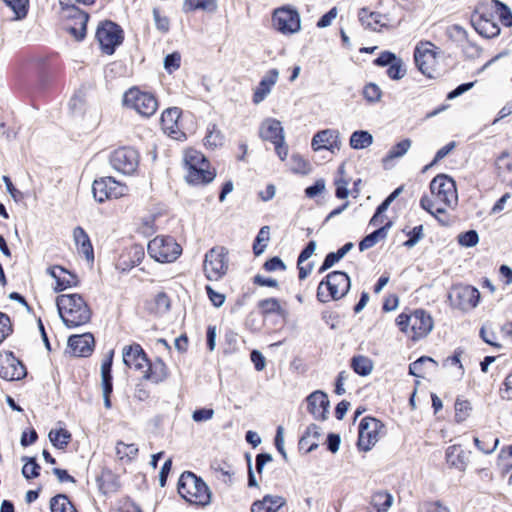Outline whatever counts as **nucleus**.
<instances>
[{
	"label": "nucleus",
	"instance_id": "1",
	"mask_svg": "<svg viewBox=\"0 0 512 512\" xmlns=\"http://www.w3.org/2000/svg\"><path fill=\"white\" fill-rule=\"evenodd\" d=\"M430 195L420 199V206L442 225H448L449 219L442 217L446 209H454L458 204V193L455 181L446 174L435 176L430 182Z\"/></svg>",
	"mask_w": 512,
	"mask_h": 512
},
{
	"label": "nucleus",
	"instance_id": "2",
	"mask_svg": "<svg viewBox=\"0 0 512 512\" xmlns=\"http://www.w3.org/2000/svg\"><path fill=\"white\" fill-rule=\"evenodd\" d=\"M59 316L68 328H76L87 324L92 311L80 294H62L56 298Z\"/></svg>",
	"mask_w": 512,
	"mask_h": 512
},
{
	"label": "nucleus",
	"instance_id": "3",
	"mask_svg": "<svg viewBox=\"0 0 512 512\" xmlns=\"http://www.w3.org/2000/svg\"><path fill=\"white\" fill-rule=\"evenodd\" d=\"M183 161L186 169L185 178L192 185L210 183L216 176L215 170L210 169L205 156L195 149H187Z\"/></svg>",
	"mask_w": 512,
	"mask_h": 512
},
{
	"label": "nucleus",
	"instance_id": "4",
	"mask_svg": "<svg viewBox=\"0 0 512 512\" xmlns=\"http://www.w3.org/2000/svg\"><path fill=\"white\" fill-rule=\"evenodd\" d=\"M178 493L187 502L205 506L211 501V492L206 483L192 472H184L178 481Z\"/></svg>",
	"mask_w": 512,
	"mask_h": 512
},
{
	"label": "nucleus",
	"instance_id": "5",
	"mask_svg": "<svg viewBox=\"0 0 512 512\" xmlns=\"http://www.w3.org/2000/svg\"><path fill=\"white\" fill-rule=\"evenodd\" d=\"M396 322L401 331L406 333L414 341L426 337L434 326L430 314L421 309L415 310L410 314H400Z\"/></svg>",
	"mask_w": 512,
	"mask_h": 512
},
{
	"label": "nucleus",
	"instance_id": "6",
	"mask_svg": "<svg viewBox=\"0 0 512 512\" xmlns=\"http://www.w3.org/2000/svg\"><path fill=\"white\" fill-rule=\"evenodd\" d=\"M351 286L349 276L342 271H333L321 281L317 289V298L326 303L330 300H339L349 291Z\"/></svg>",
	"mask_w": 512,
	"mask_h": 512
},
{
	"label": "nucleus",
	"instance_id": "7",
	"mask_svg": "<svg viewBox=\"0 0 512 512\" xmlns=\"http://www.w3.org/2000/svg\"><path fill=\"white\" fill-rule=\"evenodd\" d=\"M229 267L228 251L226 248L216 246L207 251L203 261V271L210 281L222 279Z\"/></svg>",
	"mask_w": 512,
	"mask_h": 512
},
{
	"label": "nucleus",
	"instance_id": "8",
	"mask_svg": "<svg viewBox=\"0 0 512 512\" xmlns=\"http://www.w3.org/2000/svg\"><path fill=\"white\" fill-rule=\"evenodd\" d=\"M148 254L160 263L175 261L182 253L181 246L172 238L157 236L148 243Z\"/></svg>",
	"mask_w": 512,
	"mask_h": 512
},
{
	"label": "nucleus",
	"instance_id": "9",
	"mask_svg": "<svg viewBox=\"0 0 512 512\" xmlns=\"http://www.w3.org/2000/svg\"><path fill=\"white\" fill-rule=\"evenodd\" d=\"M272 27L283 35L298 33L301 30L299 12L291 6L275 9L272 13Z\"/></svg>",
	"mask_w": 512,
	"mask_h": 512
},
{
	"label": "nucleus",
	"instance_id": "10",
	"mask_svg": "<svg viewBox=\"0 0 512 512\" xmlns=\"http://www.w3.org/2000/svg\"><path fill=\"white\" fill-rule=\"evenodd\" d=\"M440 54L439 48L431 42H419L414 51V59L418 69L424 75L432 78L437 70Z\"/></svg>",
	"mask_w": 512,
	"mask_h": 512
},
{
	"label": "nucleus",
	"instance_id": "11",
	"mask_svg": "<svg viewBox=\"0 0 512 512\" xmlns=\"http://www.w3.org/2000/svg\"><path fill=\"white\" fill-rule=\"evenodd\" d=\"M123 103L144 117L152 116L158 108L156 98L152 94L143 92L138 88L129 89L124 94Z\"/></svg>",
	"mask_w": 512,
	"mask_h": 512
},
{
	"label": "nucleus",
	"instance_id": "12",
	"mask_svg": "<svg viewBox=\"0 0 512 512\" xmlns=\"http://www.w3.org/2000/svg\"><path fill=\"white\" fill-rule=\"evenodd\" d=\"M92 193L97 202L103 203L108 199H117L125 196L128 193V188L125 184L116 181L112 177H102L94 180Z\"/></svg>",
	"mask_w": 512,
	"mask_h": 512
},
{
	"label": "nucleus",
	"instance_id": "13",
	"mask_svg": "<svg viewBox=\"0 0 512 512\" xmlns=\"http://www.w3.org/2000/svg\"><path fill=\"white\" fill-rule=\"evenodd\" d=\"M384 433L383 423L372 417H365L359 424L358 447L363 451H369L379 441Z\"/></svg>",
	"mask_w": 512,
	"mask_h": 512
},
{
	"label": "nucleus",
	"instance_id": "14",
	"mask_svg": "<svg viewBox=\"0 0 512 512\" xmlns=\"http://www.w3.org/2000/svg\"><path fill=\"white\" fill-rule=\"evenodd\" d=\"M63 25L76 40H82L86 35L88 14L75 6H66L62 9Z\"/></svg>",
	"mask_w": 512,
	"mask_h": 512
},
{
	"label": "nucleus",
	"instance_id": "15",
	"mask_svg": "<svg viewBox=\"0 0 512 512\" xmlns=\"http://www.w3.org/2000/svg\"><path fill=\"white\" fill-rule=\"evenodd\" d=\"M448 298L453 307L462 311H470L477 307L480 292L470 285H456L451 289Z\"/></svg>",
	"mask_w": 512,
	"mask_h": 512
},
{
	"label": "nucleus",
	"instance_id": "16",
	"mask_svg": "<svg viewBox=\"0 0 512 512\" xmlns=\"http://www.w3.org/2000/svg\"><path fill=\"white\" fill-rule=\"evenodd\" d=\"M96 38L105 53L113 54L115 48L122 43V30L114 22L105 21L98 27Z\"/></svg>",
	"mask_w": 512,
	"mask_h": 512
},
{
	"label": "nucleus",
	"instance_id": "17",
	"mask_svg": "<svg viewBox=\"0 0 512 512\" xmlns=\"http://www.w3.org/2000/svg\"><path fill=\"white\" fill-rule=\"evenodd\" d=\"M139 157L136 150L129 147H122L113 151L109 157L112 168L123 174L130 175L138 167Z\"/></svg>",
	"mask_w": 512,
	"mask_h": 512
},
{
	"label": "nucleus",
	"instance_id": "18",
	"mask_svg": "<svg viewBox=\"0 0 512 512\" xmlns=\"http://www.w3.org/2000/svg\"><path fill=\"white\" fill-rule=\"evenodd\" d=\"M180 117L181 109L178 107L168 108L161 115L162 130L175 140H182L185 138V133L181 130L179 123Z\"/></svg>",
	"mask_w": 512,
	"mask_h": 512
},
{
	"label": "nucleus",
	"instance_id": "19",
	"mask_svg": "<svg viewBox=\"0 0 512 512\" xmlns=\"http://www.w3.org/2000/svg\"><path fill=\"white\" fill-rule=\"evenodd\" d=\"M26 375L24 365L12 354L0 357V377L7 381L20 380Z\"/></svg>",
	"mask_w": 512,
	"mask_h": 512
},
{
	"label": "nucleus",
	"instance_id": "20",
	"mask_svg": "<svg viewBox=\"0 0 512 512\" xmlns=\"http://www.w3.org/2000/svg\"><path fill=\"white\" fill-rule=\"evenodd\" d=\"M279 75V71L275 68L268 70L264 74L259 84L254 89L252 96V101L254 104L258 105L268 97L272 91V88L278 82Z\"/></svg>",
	"mask_w": 512,
	"mask_h": 512
},
{
	"label": "nucleus",
	"instance_id": "21",
	"mask_svg": "<svg viewBox=\"0 0 512 512\" xmlns=\"http://www.w3.org/2000/svg\"><path fill=\"white\" fill-rule=\"evenodd\" d=\"M122 357L127 367L141 372L148 365V358L139 344L125 346L122 351Z\"/></svg>",
	"mask_w": 512,
	"mask_h": 512
},
{
	"label": "nucleus",
	"instance_id": "22",
	"mask_svg": "<svg viewBox=\"0 0 512 512\" xmlns=\"http://www.w3.org/2000/svg\"><path fill=\"white\" fill-rule=\"evenodd\" d=\"M470 451L465 450L461 445H451L446 449L445 459L450 468L464 472L468 466Z\"/></svg>",
	"mask_w": 512,
	"mask_h": 512
},
{
	"label": "nucleus",
	"instance_id": "23",
	"mask_svg": "<svg viewBox=\"0 0 512 512\" xmlns=\"http://www.w3.org/2000/svg\"><path fill=\"white\" fill-rule=\"evenodd\" d=\"M308 410L315 419L325 420L329 413V400L322 391H315L307 397Z\"/></svg>",
	"mask_w": 512,
	"mask_h": 512
},
{
	"label": "nucleus",
	"instance_id": "24",
	"mask_svg": "<svg viewBox=\"0 0 512 512\" xmlns=\"http://www.w3.org/2000/svg\"><path fill=\"white\" fill-rule=\"evenodd\" d=\"M47 272L56 281V285L54 287L56 292L78 285L79 281L77 276L61 266L51 267Z\"/></svg>",
	"mask_w": 512,
	"mask_h": 512
},
{
	"label": "nucleus",
	"instance_id": "25",
	"mask_svg": "<svg viewBox=\"0 0 512 512\" xmlns=\"http://www.w3.org/2000/svg\"><path fill=\"white\" fill-rule=\"evenodd\" d=\"M68 346L76 356H87L93 351L94 337L90 333L73 335L68 339Z\"/></svg>",
	"mask_w": 512,
	"mask_h": 512
},
{
	"label": "nucleus",
	"instance_id": "26",
	"mask_svg": "<svg viewBox=\"0 0 512 512\" xmlns=\"http://www.w3.org/2000/svg\"><path fill=\"white\" fill-rule=\"evenodd\" d=\"M260 136L263 140L270 141L275 144L279 141H283L284 130L281 126L280 121L276 119H266L260 127Z\"/></svg>",
	"mask_w": 512,
	"mask_h": 512
},
{
	"label": "nucleus",
	"instance_id": "27",
	"mask_svg": "<svg viewBox=\"0 0 512 512\" xmlns=\"http://www.w3.org/2000/svg\"><path fill=\"white\" fill-rule=\"evenodd\" d=\"M73 239L79 254L83 255L88 262L94 261V251L88 234L77 226L73 230Z\"/></svg>",
	"mask_w": 512,
	"mask_h": 512
},
{
	"label": "nucleus",
	"instance_id": "28",
	"mask_svg": "<svg viewBox=\"0 0 512 512\" xmlns=\"http://www.w3.org/2000/svg\"><path fill=\"white\" fill-rule=\"evenodd\" d=\"M142 373L145 380L159 384L167 378L168 369L161 359H156L154 362L148 360V365L142 370Z\"/></svg>",
	"mask_w": 512,
	"mask_h": 512
},
{
	"label": "nucleus",
	"instance_id": "29",
	"mask_svg": "<svg viewBox=\"0 0 512 512\" xmlns=\"http://www.w3.org/2000/svg\"><path fill=\"white\" fill-rule=\"evenodd\" d=\"M339 138V132L333 129H325L317 132L311 142L314 151L321 149L332 150Z\"/></svg>",
	"mask_w": 512,
	"mask_h": 512
},
{
	"label": "nucleus",
	"instance_id": "30",
	"mask_svg": "<svg viewBox=\"0 0 512 512\" xmlns=\"http://www.w3.org/2000/svg\"><path fill=\"white\" fill-rule=\"evenodd\" d=\"M284 504L285 499L281 496L267 495L252 504L251 512H278Z\"/></svg>",
	"mask_w": 512,
	"mask_h": 512
},
{
	"label": "nucleus",
	"instance_id": "31",
	"mask_svg": "<svg viewBox=\"0 0 512 512\" xmlns=\"http://www.w3.org/2000/svg\"><path fill=\"white\" fill-rule=\"evenodd\" d=\"M358 17L365 28H369L373 31H380V29L385 26L383 15L377 12H369L366 8L360 9Z\"/></svg>",
	"mask_w": 512,
	"mask_h": 512
},
{
	"label": "nucleus",
	"instance_id": "32",
	"mask_svg": "<svg viewBox=\"0 0 512 512\" xmlns=\"http://www.w3.org/2000/svg\"><path fill=\"white\" fill-rule=\"evenodd\" d=\"M393 504V496L387 492H376L372 495L371 506L373 510L369 512H388Z\"/></svg>",
	"mask_w": 512,
	"mask_h": 512
},
{
	"label": "nucleus",
	"instance_id": "33",
	"mask_svg": "<svg viewBox=\"0 0 512 512\" xmlns=\"http://www.w3.org/2000/svg\"><path fill=\"white\" fill-rule=\"evenodd\" d=\"M351 367L360 376H368L373 370V361L364 355H356L351 359Z\"/></svg>",
	"mask_w": 512,
	"mask_h": 512
},
{
	"label": "nucleus",
	"instance_id": "34",
	"mask_svg": "<svg viewBox=\"0 0 512 512\" xmlns=\"http://www.w3.org/2000/svg\"><path fill=\"white\" fill-rule=\"evenodd\" d=\"M373 143V136L368 131L359 130L351 134L349 144L351 148L360 150L369 147Z\"/></svg>",
	"mask_w": 512,
	"mask_h": 512
},
{
	"label": "nucleus",
	"instance_id": "35",
	"mask_svg": "<svg viewBox=\"0 0 512 512\" xmlns=\"http://www.w3.org/2000/svg\"><path fill=\"white\" fill-rule=\"evenodd\" d=\"M390 223L386 224L385 226H382L372 232L371 234L367 235L365 238L361 240L359 243V249L360 251H365L374 245L380 240L384 239L387 236V230L390 227Z\"/></svg>",
	"mask_w": 512,
	"mask_h": 512
},
{
	"label": "nucleus",
	"instance_id": "36",
	"mask_svg": "<svg viewBox=\"0 0 512 512\" xmlns=\"http://www.w3.org/2000/svg\"><path fill=\"white\" fill-rule=\"evenodd\" d=\"M224 143V136L216 124H209L207 133L204 138V144L212 149L222 146Z\"/></svg>",
	"mask_w": 512,
	"mask_h": 512
},
{
	"label": "nucleus",
	"instance_id": "37",
	"mask_svg": "<svg viewBox=\"0 0 512 512\" xmlns=\"http://www.w3.org/2000/svg\"><path fill=\"white\" fill-rule=\"evenodd\" d=\"M51 512H77L72 502L66 495L59 494L50 501Z\"/></svg>",
	"mask_w": 512,
	"mask_h": 512
},
{
	"label": "nucleus",
	"instance_id": "38",
	"mask_svg": "<svg viewBox=\"0 0 512 512\" xmlns=\"http://www.w3.org/2000/svg\"><path fill=\"white\" fill-rule=\"evenodd\" d=\"M71 439L69 431L63 428L52 429L49 432V440L58 449H64Z\"/></svg>",
	"mask_w": 512,
	"mask_h": 512
},
{
	"label": "nucleus",
	"instance_id": "39",
	"mask_svg": "<svg viewBox=\"0 0 512 512\" xmlns=\"http://www.w3.org/2000/svg\"><path fill=\"white\" fill-rule=\"evenodd\" d=\"M472 404L470 401L462 398H457L455 401V421L462 423L466 421L472 413Z\"/></svg>",
	"mask_w": 512,
	"mask_h": 512
},
{
	"label": "nucleus",
	"instance_id": "40",
	"mask_svg": "<svg viewBox=\"0 0 512 512\" xmlns=\"http://www.w3.org/2000/svg\"><path fill=\"white\" fill-rule=\"evenodd\" d=\"M217 8L216 0H185L184 9L186 11L203 10L214 12Z\"/></svg>",
	"mask_w": 512,
	"mask_h": 512
},
{
	"label": "nucleus",
	"instance_id": "41",
	"mask_svg": "<svg viewBox=\"0 0 512 512\" xmlns=\"http://www.w3.org/2000/svg\"><path fill=\"white\" fill-rule=\"evenodd\" d=\"M116 455L120 460L131 461L136 458L138 448L135 444H126L122 441L116 443Z\"/></svg>",
	"mask_w": 512,
	"mask_h": 512
},
{
	"label": "nucleus",
	"instance_id": "42",
	"mask_svg": "<svg viewBox=\"0 0 512 512\" xmlns=\"http://www.w3.org/2000/svg\"><path fill=\"white\" fill-rule=\"evenodd\" d=\"M14 13V20H21L28 12L29 0H2Z\"/></svg>",
	"mask_w": 512,
	"mask_h": 512
},
{
	"label": "nucleus",
	"instance_id": "43",
	"mask_svg": "<svg viewBox=\"0 0 512 512\" xmlns=\"http://www.w3.org/2000/svg\"><path fill=\"white\" fill-rule=\"evenodd\" d=\"M258 308L263 315L283 314V309L279 301L275 298H267L259 301Z\"/></svg>",
	"mask_w": 512,
	"mask_h": 512
},
{
	"label": "nucleus",
	"instance_id": "44",
	"mask_svg": "<svg viewBox=\"0 0 512 512\" xmlns=\"http://www.w3.org/2000/svg\"><path fill=\"white\" fill-rule=\"evenodd\" d=\"M426 364H433L435 367L437 366V362L432 358L423 356L409 365V373L416 377H423L424 367Z\"/></svg>",
	"mask_w": 512,
	"mask_h": 512
},
{
	"label": "nucleus",
	"instance_id": "45",
	"mask_svg": "<svg viewBox=\"0 0 512 512\" xmlns=\"http://www.w3.org/2000/svg\"><path fill=\"white\" fill-rule=\"evenodd\" d=\"M474 443L480 451H482L483 453L489 454V453H492L494 450H496L499 440H498V438L493 437V436H486L482 440L475 437Z\"/></svg>",
	"mask_w": 512,
	"mask_h": 512
},
{
	"label": "nucleus",
	"instance_id": "46",
	"mask_svg": "<svg viewBox=\"0 0 512 512\" xmlns=\"http://www.w3.org/2000/svg\"><path fill=\"white\" fill-rule=\"evenodd\" d=\"M112 356L113 352H111L110 357L101 365L102 387H106V391L108 392H112Z\"/></svg>",
	"mask_w": 512,
	"mask_h": 512
},
{
	"label": "nucleus",
	"instance_id": "47",
	"mask_svg": "<svg viewBox=\"0 0 512 512\" xmlns=\"http://www.w3.org/2000/svg\"><path fill=\"white\" fill-rule=\"evenodd\" d=\"M152 14L156 29L161 33H167L170 29L169 18L166 15H164L160 8L158 7L153 8Z\"/></svg>",
	"mask_w": 512,
	"mask_h": 512
},
{
	"label": "nucleus",
	"instance_id": "48",
	"mask_svg": "<svg viewBox=\"0 0 512 512\" xmlns=\"http://www.w3.org/2000/svg\"><path fill=\"white\" fill-rule=\"evenodd\" d=\"M269 227L263 226L256 237L255 244L253 246V250L255 255H260L263 253L264 249L266 248L267 242L269 241Z\"/></svg>",
	"mask_w": 512,
	"mask_h": 512
},
{
	"label": "nucleus",
	"instance_id": "49",
	"mask_svg": "<svg viewBox=\"0 0 512 512\" xmlns=\"http://www.w3.org/2000/svg\"><path fill=\"white\" fill-rule=\"evenodd\" d=\"M406 74V69L404 67L403 60L401 58H397L394 60L387 70V75L393 80H400Z\"/></svg>",
	"mask_w": 512,
	"mask_h": 512
},
{
	"label": "nucleus",
	"instance_id": "50",
	"mask_svg": "<svg viewBox=\"0 0 512 512\" xmlns=\"http://www.w3.org/2000/svg\"><path fill=\"white\" fill-rule=\"evenodd\" d=\"M363 96L369 103H377L381 100L382 90L375 83H368L363 89Z\"/></svg>",
	"mask_w": 512,
	"mask_h": 512
},
{
	"label": "nucleus",
	"instance_id": "51",
	"mask_svg": "<svg viewBox=\"0 0 512 512\" xmlns=\"http://www.w3.org/2000/svg\"><path fill=\"white\" fill-rule=\"evenodd\" d=\"M26 460L23 468L22 474L26 479H33L39 476L40 466L36 463L34 458H23Z\"/></svg>",
	"mask_w": 512,
	"mask_h": 512
},
{
	"label": "nucleus",
	"instance_id": "52",
	"mask_svg": "<svg viewBox=\"0 0 512 512\" xmlns=\"http://www.w3.org/2000/svg\"><path fill=\"white\" fill-rule=\"evenodd\" d=\"M291 170L295 173L306 174L309 172L310 166L302 156L294 154L291 157Z\"/></svg>",
	"mask_w": 512,
	"mask_h": 512
},
{
	"label": "nucleus",
	"instance_id": "53",
	"mask_svg": "<svg viewBox=\"0 0 512 512\" xmlns=\"http://www.w3.org/2000/svg\"><path fill=\"white\" fill-rule=\"evenodd\" d=\"M410 147H411V140L404 139V140L398 142L396 145H394L390 149V151L388 153V157L391 159L402 157L403 155H405L407 153V151L409 150Z\"/></svg>",
	"mask_w": 512,
	"mask_h": 512
},
{
	"label": "nucleus",
	"instance_id": "54",
	"mask_svg": "<svg viewBox=\"0 0 512 512\" xmlns=\"http://www.w3.org/2000/svg\"><path fill=\"white\" fill-rule=\"evenodd\" d=\"M458 241L461 246L474 247L479 241L478 233L475 230H470L458 236Z\"/></svg>",
	"mask_w": 512,
	"mask_h": 512
},
{
	"label": "nucleus",
	"instance_id": "55",
	"mask_svg": "<svg viewBox=\"0 0 512 512\" xmlns=\"http://www.w3.org/2000/svg\"><path fill=\"white\" fill-rule=\"evenodd\" d=\"M12 332V325L10 322V318L0 312V344L9 336Z\"/></svg>",
	"mask_w": 512,
	"mask_h": 512
},
{
	"label": "nucleus",
	"instance_id": "56",
	"mask_svg": "<svg viewBox=\"0 0 512 512\" xmlns=\"http://www.w3.org/2000/svg\"><path fill=\"white\" fill-rule=\"evenodd\" d=\"M155 309L157 313H165L170 309V299L164 292L156 295Z\"/></svg>",
	"mask_w": 512,
	"mask_h": 512
},
{
	"label": "nucleus",
	"instance_id": "57",
	"mask_svg": "<svg viewBox=\"0 0 512 512\" xmlns=\"http://www.w3.org/2000/svg\"><path fill=\"white\" fill-rule=\"evenodd\" d=\"M180 54L172 53L165 57L164 59V68L167 72L172 73L180 67Z\"/></svg>",
	"mask_w": 512,
	"mask_h": 512
},
{
	"label": "nucleus",
	"instance_id": "58",
	"mask_svg": "<svg viewBox=\"0 0 512 512\" xmlns=\"http://www.w3.org/2000/svg\"><path fill=\"white\" fill-rule=\"evenodd\" d=\"M214 414L215 412L211 408L197 409L192 413V419L197 423L205 422L211 420Z\"/></svg>",
	"mask_w": 512,
	"mask_h": 512
},
{
	"label": "nucleus",
	"instance_id": "59",
	"mask_svg": "<svg viewBox=\"0 0 512 512\" xmlns=\"http://www.w3.org/2000/svg\"><path fill=\"white\" fill-rule=\"evenodd\" d=\"M408 235L410 236V238L404 242V246L408 247V248H412L413 246H415L423 237V226L422 225H419V226H416L414 227L409 233Z\"/></svg>",
	"mask_w": 512,
	"mask_h": 512
},
{
	"label": "nucleus",
	"instance_id": "60",
	"mask_svg": "<svg viewBox=\"0 0 512 512\" xmlns=\"http://www.w3.org/2000/svg\"><path fill=\"white\" fill-rule=\"evenodd\" d=\"M493 2L496 7L500 8L499 13H500V19H501L502 23L505 26H511L512 25V13H511L510 9L505 4H503L502 2H500L498 0H494Z\"/></svg>",
	"mask_w": 512,
	"mask_h": 512
},
{
	"label": "nucleus",
	"instance_id": "61",
	"mask_svg": "<svg viewBox=\"0 0 512 512\" xmlns=\"http://www.w3.org/2000/svg\"><path fill=\"white\" fill-rule=\"evenodd\" d=\"M207 295L215 307H221L226 299V296L222 293L216 292L209 285L206 286Z\"/></svg>",
	"mask_w": 512,
	"mask_h": 512
},
{
	"label": "nucleus",
	"instance_id": "62",
	"mask_svg": "<svg viewBox=\"0 0 512 512\" xmlns=\"http://www.w3.org/2000/svg\"><path fill=\"white\" fill-rule=\"evenodd\" d=\"M337 15L338 10L336 7H333L319 19V21L317 22V27L326 28L330 26L333 20L336 19Z\"/></svg>",
	"mask_w": 512,
	"mask_h": 512
},
{
	"label": "nucleus",
	"instance_id": "63",
	"mask_svg": "<svg viewBox=\"0 0 512 512\" xmlns=\"http://www.w3.org/2000/svg\"><path fill=\"white\" fill-rule=\"evenodd\" d=\"M325 190V181L323 179H319L315 182L314 185L309 186L305 189V194L309 198H313L319 194H321Z\"/></svg>",
	"mask_w": 512,
	"mask_h": 512
},
{
	"label": "nucleus",
	"instance_id": "64",
	"mask_svg": "<svg viewBox=\"0 0 512 512\" xmlns=\"http://www.w3.org/2000/svg\"><path fill=\"white\" fill-rule=\"evenodd\" d=\"M398 57L389 51H384L378 58L374 60V64L377 66H389Z\"/></svg>",
	"mask_w": 512,
	"mask_h": 512
}]
</instances>
